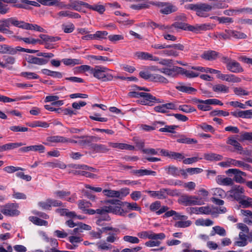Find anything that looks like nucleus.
Segmentation results:
<instances>
[{
  "mask_svg": "<svg viewBox=\"0 0 252 252\" xmlns=\"http://www.w3.org/2000/svg\"><path fill=\"white\" fill-rule=\"evenodd\" d=\"M23 21L18 20L16 17H11L7 19L0 20V32L3 33L12 34L13 32L9 28L11 25L21 28Z\"/></svg>",
  "mask_w": 252,
  "mask_h": 252,
  "instance_id": "4",
  "label": "nucleus"
},
{
  "mask_svg": "<svg viewBox=\"0 0 252 252\" xmlns=\"http://www.w3.org/2000/svg\"><path fill=\"white\" fill-rule=\"evenodd\" d=\"M49 166L53 168H59L60 169H65L66 167V165L62 161H57L56 162H49L47 163Z\"/></svg>",
  "mask_w": 252,
  "mask_h": 252,
  "instance_id": "51",
  "label": "nucleus"
},
{
  "mask_svg": "<svg viewBox=\"0 0 252 252\" xmlns=\"http://www.w3.org/2000/svg\"><path fill=\"white\" fill-rule=\"evenodd\" d=\"M29 220L33 222L34 224L40 226H46L48 224V222L46 220H41L38 217L31 216L29 217Z\"/></svg>",
  "mask_w": 252,
  "mask_h": 252,
  "instance_id": "43",
  "label": "nucleus"
},
{
  "mask_svg": "<svg viewBox=\"0 0 252 252\" xmlns=\"http://www.w3.org/2000/svg\"><path fill=\"white\" fill-rule=\"evenodd\" d=\"M222 2H217L213 5L206 3H200L197 4H188L185 5L186 9L193 10L196 12V14L200 17H207L209 14L207 13L211 11L213 8L224 9L227 8L228 5Z\"/></svg>",
  "mask_w": 252,
  "mask_h": 252,
  "instance_id": "1",
  "label": "nucleus"
},
{
  "mask_svg": "<svg viewBox=\"0 0 252 252\" xmlns=\"http://www.w3.org/2000/svg\"><path fill=\"white\" fill-rule=\"evenodd\" d=\"M212 89L215 92L228 93L229 88L222 84H218L213 87Z\"/></svg>",
  "mask_w": 252,
  "mask_h": 252,
  "instance_id": "47",
  "label": "nucleus"
},
{
  "mask_svg": "<svg viewBox=\"0 0 252 252\" xmlns=\"http://www.w3.org/2000/svg\"><path fill=\"white\" fill-rule=\"evenodd\" d=\"M239 140L240 141H243L244 140H252V132H244L241 133Z\"/></svg>",
  "mask_w": 252,
  "mask_h": 252,
  "instance_id": "62",
  "label": "nucleus"
},
{
  "mask_svg": "<svg viewBox=\"0 0 252 252\" xmlns=\"http://www.w3.org/2000/svg\"><path fill=\"white\" fill-rule=\"evenodd\" d=\"M145 192L148 193L152 197L157 198L158 199H165V196H164L162 189L158 191L146 190Z\"/></svg>",
  "mask_w": 252,
  "mask_h": 252,
  "instance_id": "35",
  "label": "nucleus"
},
{
  "mask_svg": "<svg viewBox=\"0 0 252 252\" xmlns=\"http://www.w3.org/2000/svg\"><path fill=\"white\" fill-rule=\"evenodd\" d=\"M239 239L241 241H236L234 243L235 246L239 247H244L247 245V238H249V236L245 234L243 232H240L239 234Z\"/></svg>",
  "mask_w": 252,
  "mask_h": 252,
  "instance_id": "32",
  "label": "nucleus"
},
{
  "mask_svg": "<svg viewBox=\"0 0 252 252\" xmlns=\"http://www.w3.org/2000/svg\"><path fill=\"white\" fill-rule=\"evenodd\" d=\"M230 114L236 118L251 119L252 118V109L245 111L239 110L238 111L231 112Z\"/></svg>",
  "mask_w": 252,
  "mask_h": 252,
  "instance_id": "19",
  "label": "nucleus"
},
{
  "mask_svg": "<svg viewBox=\"0 0 252 252\" xmlns=\"http://www.w3.org/2000/svg\"><path fill=\"white\" fill-rule=\"evenodd\" d=\"M9 129L13 132H26L28 131H31V129H29L28 127L22 126H11Z\"/></svg>",
  "mask_w": 252,
  "mask_h": 252,
  "instance_id": "54",
  "label": "nucleus"
},
{
  "mask_svg": "<svg viewBox=\"0 0 252 252\" xmlns=\"http://www.w3.org/2000/svg\"><path fill=\"white\" fill-rule=\"evenodd\" d=\"M230 162L234 166L241 167H243L244 169L248 170L252 172V167L249 164L246 163L240 160H237L232 158H229Z\"/></svg>",
  "mask_w": 252,
  "mask_h": 252,
  "instance_id": "26",
  "label": "nucleus"
},
{
  "mask_svg": "<svg viewBox=\"0 0 252 252\" xmlns=\"http://www.w3.org/2000/svg\"><path fill=\"white\" fill-rule=\"evenodd\" d=\"M92 150L97 153H106L109 151V149L106 146L103 144H93L92 145Z\"/></svg>",
  "mask_w": 252,
  "mask_h": 252,
  "instance_id": "29",
  "label": "nucleus"
},
{
  "mask_svg": "<svg viewBox=\"0 0 252 252\" xmlns=\"http://www.w3.org/2000/svg\"><path fill=\"white\" fill-rule=\"evenodd\" d=\"M79 139L77 140L78 144L83 147L89 146L92 149V143L96 142L99 140V138L94 136L83 135L81 136L75 137Z\"/></svg>",
  "mask_w": 252,
  "mask_h": 252,
  "instance_id": "9",
  "label": "nucleus"
},
{
  "mask_svg": "<svg viewBox=\"0 0 252 252\" xmlns=\"http://www.w3.org/2000/svg\"><path fill=\"white\" fill-rule=\"evenodd\" d=\"M62 28L65 33H71L75 29L74 25L72 23H70L68 25L63 24Z\"/></svg>",
  "mask_w": 252,
  "mask_h": 252,
  "instance_id": "58",
  "label": "nucleus"
},
{
  "mask_svg": "<svg viewBox=\"0 0 252 252\" xmlns=\"http://www.w3.org/2000/svg\"><path fill=\"white\" fill-rule=\"evenodd\" d=\"M37 56L43 57L44 58H38L32 55H26L25 60L29 63L43 65L47 64L49 62V59L54 57V55L52 53L38 52L37 54Z\"/></svg>",
  "mask_w": 252,
  "mask_h": 252,
  "instance_id": "3",
  "label": "nucleus"
},
{
  "mask_svg": "<svg viewBox=\"0 0 252 252\" xmlns=\"http://www.w3.org/2000/svg\"><path fill=\"white\" fill-rule=\"evenodd\" d=\"M171 27L198 33L200 31H207L210 29L211 25L209 24H203L201 25L196 24L194 26H192L183 22H175L171 25Z\"/></svg>",
  "mask_w": 252,
  "mask_h": 252,
  "instance_id": "2",
  "label": "nucleus"
},
{
  "mask_svg": "<svg viewBox=\"0 0 252 252\" xmlns=\"http://www.w3.org/2000/svg\"><path fill=\"white\" fill-rule=\"evenodd\" d=\"M204 203L201 197L197 196H189V199L188 206L192 205H201L204 204Z\"/></svg>",
  "mask_w": 252,
  "mask_h": 252,
  "instance_id": "36",
  "label": "nucleus"
},
{
  "mask_svg": "<svg viewBox=\"0 0 252 252\" xmlns=\"http://www.w3.org/2000/svg\"><path fill=\"white\" fill-rule=\"evenodd\" d=\"M26 124L27 126L32 127L40 126L46 128L49 126V124L47 123L41 121H34L32 123H27Z\"/></svg>",
  "mask_w": 252,
  "mask_h": 252,
  "instance_id": "45",
  "label": "nucleus"
},
{
  "mask_svg": "<svg viewBox=\"0 0 252 252\" xmlns=\"http://www.w3.org/2000/svg\"><path fill=\"white\" fill-rule=\"evenodd\" d=\"M109 145L114 148H118L121 150H127L132 151L134 149V147L132 145L119 143L109 142Z\"/></svg>",
  "mask_w": 252,
  "mask_h": 252,
  "instance_id": "25",
  "label": "nucleus"
},
{
  "mask_svg": "<svg viewBox=\"0 0 252 252\" xmlns=\"http://www.w3.org/2000/svg\"><path fill=\"white\" fill-rule=\"evenodd\" d=\"M165 238V235L163 233H160L158 234L151 232V234L148 236V238L153 240H162Z\"/></svg>",
  "mask_w": 252,
  "mask_h": 252,
  "instance_id": "57",
  "label": "nucleus"
},
{
  "mask_svg": "<svg viewBox=\"0 0 252 252\" xmlns=\"http://www.w3.org/2000/svg\"><path fill=\"white\" fill-rule=\"evenodd\" d=\"M20 75L27 79H37L39 78L36 73L31 72H22Z\"/></svg>",
  "mask_w": 252,
  "mask_h": 252,
  "instance_id": "49",
  "label": "nucleus"
},
{
  "mask_svg": "<svg viewBox=\"0 0 252 252\" xmlns=\"http://www.w3.org/2000/svg\"><path fill=\"white\" fill-rule=\"evenodd\" d=\"M91 205V203L89 201H86L84 200H80L79 201L78 207L82 210L83 212L86 210V208H89Z\"/></svg>",
  "mask_w": 252,
  "mask_h": 252,
  "instance_id": "61",
  "label": "nucleus"
},
{
  "mask_svg": "<svg viewBox=\"0 0 252 252\" xmlns=\"http://www.w3.org/2000/svg\"><path fill=\"white\" fill-rule=\"evenodd\" d=\"M87 5L88 6H87L86 8L97 11L100 14H103L105 10V8L104 6L102 5L94 4L93 5H91L88 3Z\"/></svg>",
  "mask_w": 252,
  "mask_h": 252,
  "instance_id": "44",
  "label": "nucleus"
},
{
  "mask_svg": "<svg viewBox=\"0 0 252 252\" xmlns=\"http://www.w3.org/2000/svg\"><path fill=\"white\" fill-rule=\"evenodd\" d=\"M180 85L176 86V89L179 91L186 93L189 94H191L192 93H195L197 92V90L194 88L191 87L186 86L183 85V83H179Z\"/></svg>",
  "mask_w": 252,
  "mask_h": 252,
  "instance_id": "27",
  "label": "nucleus"
},
{
  "mask_svg": "<svg viewBox=\"0 0 252 252\" xmlns=\"http://www.w3.org/2000/svg\"><path fill=\"white\" fill-rule=\"evenodd\" d=\"M229 115V113L223 110H214L210 113V115L211 116H227Z\"/></svg>",
  "mask_w": 252,
  "mask_h": 252,
  "instance_id": "63",
  "label": "nucleus"
},
{
  "mask_svg": "<svg viewBox=\"0 0 252 252\" xmlns=\"http://www.w3.org/2000/svg\"><path fill=\"white\" fill-rule=\"evenodd\" d=\"M226 143L234 147V150L231 151L232 152H237L238 153H239V152H241L243 149L240 143H239L236 140L232 137H229L227 138Z\"/></svg>",
  "mask_w": 252,
  "mask_h": 252,
  "instance_id": "22",
  "label": "nucleus"
},
{
  "mask_svg": "<svg viewBox=\"0 0 252 252\" xmlns=\"http://www.w3.org/2000/svg\"><path fill=\"white\" fill-rule=\"evenodd\" d=\"M3 170L8 173H12L19 170H24V169L20 167H15L13 166H8L4 167Z\"/></svg>",
  "mask_w": 252,
  "mask_h": 252,
  "instance_id": "59",
  "label": "nucleus"
},
{
  "mask_svg": "<svg viewBox=\"0 0 252 252\" xmlns=\"http://www.w3.org/2000/svg\"><path fill=\"white\" fill-rule=\"evenodd\" d=\"M217 77L222 80L232 83H238L241 81V78L234 74H223L220 72L217 75Z\"/></svg>",
  "mask_w": 252,
  "mask_h": 252,
  "instance_id": "14",
  "label": "nucleus"
},
{
  "mask_svg": "<svg viewBox=\"0 0 252 252\" xmlns=\"http://www.w3.org/2000/svg\"><path fill=\"white\" fill-rule=\"evenodd\" d=\"M179 74L182 75L184 74L186 76L190 78L196 77L199 75L198 73H196L192 71H189L181 67H179Z\"/></svg>",
  "mask_w": 252,
  "mask_h": 252,
  "instance_id": "39",
  "label": "nucleus"
},
{
  "mask_svg": "<svg viewBox=\"0 0 252 252\" xmlns=\"http://www.w3.org/2000/svg\"><path fill=\"white\" fill-rule=\"evenodd\" d=\"M49 202H50V201H49V199L48 198L45 202H44V201L39 202L38 203V205L40 208H41V209L43 210H50L51 209L50 207V203Z\"/></svg>",
  "mask_w": 252,
  "mask_h": 252,
  "instance_id": "64",
  "label": "nucleus"
},
{
  "mask_svg": "<svg viewBox=\"0 0 252 252\" xmlns=\"http://www.w3.org/2000/svg\"><path fill=\"white\" fill-rule=\"evenodd\" d=\"M25 145V144L20 142V143H10L6 144L1 146H0V152H3L6 150H9L11 149H14L17 147H19L23 145Z\"/></svg>",
  "mask_w": 252,
  "mask_h": 252,
  "instance_id": "30",
  "label": "nucleus"
},
{
  "mask_svg": "<svg viewBox=\"0 0 252 252\" xmlns=\"http://www.w3.org/2000/svg\"><path fill=\"white\" fill-rule=\"evenodd\" d=\"M39 36L41 38V40L43 41V44L48 42H55L61 39V38L59 36H50L47 34H41Z\"/></svg>",
  "mask_w": 252,
  "mask_h": 252,
  "instance_id": "31",
  "label": "nucleus"
},
{
  "mask_svg": "<svg viewBox=\"0 0 252 252\" xmlns=\"http://www.w3.org/2000/svg\"><path fill=\"white\" fill-rule=\"evenodd\" d=\"M18 206L15 203H7L1 206L0 212L7 216H17L20 214V211L17 209Z\"/></svg>",
  "mask_w": 252,
  "mask_h": 252,
  "instance_id": "8",
  "label": "nucleus"
},
{
  "mask_svg": "<svg viewBox=\"0 0 252 252\" xmlns=\"http://www.w3.org/2000/svg\"><path fill=\"white\" fill-rule=\"evenodd\" d=\"M216 180L217 183L223 186H232L234 184L233 180L228 177H224L222 175H218L216 177Z\"/></svg>",
  "mask_w": 252,
  "mask_h": 252,
  "instance_id": "21",
  "label": "nucleus"
},
{
  "mask_svg": "<svg viewBox=\"0 0 252 252\" xmlns=\"http://www.w3.org/2000/svg\"><path fill=\"white\" fill-rule=\"evenodd\" d=\"M172 137H178V138L177 139V142L179 143L191 144L193 143L196 144L197 142V141L196 139L188 138L184 134H178L177 135L172 136Z\"/></svg>",
  "mask_w": 252,
  "mask_h": 252,
  "instance_id": "18",
  "label": "nucleus"
},
{
  "mask_svg": "<svg viewBox=\"0 0 252 252\" xmlns=\"http://www.w3.org/2000/svg\"><path fill=\"white\" fill-rule=\"evenodd\" d=\"M123 240L131 244H138L140 241L137 237L129 235L125 236Z\"/></svg>",
  "mask_w": 252,
  "mask_h": 252,
  "instance_id": "55",
  "label": "nucleus"
},
{
  "mask_svg": "<svg viewBox=\"0 0 252 252\" xmlns=\"http://www.w3.org/2000/svg\"><path fill=\"white\" fill-rule=\"evenodd\" d=\"M191 224L190 220L178 221L175 222L174 226L179 228H185L190 226Z\"/></svg>",
  "mask_w": 252,
  "mask_h": 252,
  "instance_id": "56",
  "label": "nucleus"
},
{
  "mask_svg": "<svg viewBox=\"0 0 252 252\" xmlns=\"http://www.w3.org/2000/svg\"><path fill=\"white\" fill-rule=\"evenodd\" d=\"M108 213H106V214H104L99 218L96 221V223L97 225L99 226H102L103 224L101 223L102 221H109L111 220L110 216L108 214Z\"/></svg>",
  "mask_w": 252,
  "mask_h": 252,
  "instance_id": "52",
  "label": "nucleus"
},
{
  "mask_svg": "<svg viewBox=\"0 0 252 252\" xmlns=\"http://www.w3.org/2000/svg\"><path fill=\"white\" fill-rule=\"evenodd\" d=\"M152 47L157 49H166V48H177L178 50L180 51H183L184 50L185 47L183 45L178 43V44H155L152 45Z\"/></svg>",
  "mask_w": 252,
  "mask_h": 252,
  "instance_id": "13",
  "label": "nucleus"
},
{
  "mask_svg": "<svg viewBox=\"0 0 252 252\" xmlns=\"http://www.w3.org/2000/svg\"><path fill=\"white\" fill-rule=\"evenodd\" d=\"M176 50L178 49L174 48H166L162 51L161 53L167 56H173L176 57L179 56V52Z\"/></svg>",
  "mask_w": 252,
  "mask_h": 252,
  "instance_id": "42",
  "label": "nucleus"
},
{
  "mask_svg": "<svg viewBox=\"0 0 252 252\" xmlns=\"http://www.w3.org/2000/svg\"><path fill=\"white\" fill-rule=\"evenodd\" d=\"M47 141L53 143H67V138L63 136L56 135L52 136L47 138Z\"/></svg>",
  "mask_w": 252,
  "mask_h": 252,
  "instance_id": "38",
  "label": "nucleus"
},
{
  "mask_svg": "<svg viewBox=\"0 0 252 252\" xmlns=\"http://www.w3.org/2000/svg\"><path fill=\"white\" fill-rule=\"evenodd\" d=\"M110 70V69L106 67L96 65L92 69L91 74L94 77L103 82L110 81L112 80L114 78L112 74L107 72Z\"/></svg>",
  "mask_w": 252,
  "mask_h": 252,
  "instance_id": "5",
  "label": "nucleus"
},
{
  "mask_svg": "<svg viewBox=\"0 0 252 252\" xmlns=\"http://www.w3.org/2000/svg\"><path fill=\"white\" fill-rule=\"evenodd\" d=\"M149 3L160 8L159 12L164 15H168L178 10V7L169 2L155 1L149 2Z\"/></svg>",
  "mask_w": 252,
  "mask_h": 252,
  "instance_id": "6",
  "label": "nucleus"
},
{
  "mask_svg": "<svg viewBox=\"0 0 252 252\" xmlns=\"http://www.w3.org/2000/svg\"><path fill=\"white\" fill-rule=\"evenodd\" d=\"M22 29L29 30H34L39 32L46 33V31L36 24L26 23L23 21Z\"/></svg>",
  "mask_w": 252,
  "mask_h": 252,
  "instance_id": "20",
  "label": "nucleus"
},
{
  "mask_svg": "<svg viewBox=\"0 0 252 252\" xmlns=\"http://www.w3.org/2000/svg\"><path fill=\"white\" fill-rule=\"evenodd\" d=\"M14 48L6 44L0 45V53L7 54L11 55H14Z\"/></svg>",
  "mask_w": 252,
  "mask_h": 252,
  "instance_id": "37",
  "label": "nucleus"
},
{
  "mask_svg": "<svg viewBox=\"0 0 252 252\" xmlns=\"http://www.w3.org/2000/svg\"><path fill=\"white\" fill-rule=\"evenodd\" d=\"M45 148L42 145H32L27 147H23L19 149L21 152H27L29 151H38L40 153L44 152Z\"/></svg>",
  "mask_w": 252,
  "mask_h": 252,
  "instance_id": "15",
  "label": "nucleus"
},
{
  "mask_svg": "<svg viewBox=\"0 0 252 252\" xmlns=\"http://www.w3.org/2000/svg\"><path fill=\"white\" fill-rule=\"evenodd\" d=\"M41 4L49 6H56L60 0H37Z\"/></svg>",
  "mask_w": 252,
  "mask_h": 252,
  "instance_id": "53",
  "label": "nucleus"
},
{
  "mask_svg": "<svg viewBox=\"0 0 252 252\" xmlns=\"http://www.w3.org/2000/svg\"><path fill=\"white\" fill-rule=\"evenodd\" d=\"M62 62L66 65H74L76 64H80L82 63L79 59H63Z\"/></svg>",
  "mask_w": 252,
  "mask_h": 252,
  "instance_id": "46",
  "label": "nucleus"
},
{
  "mask_svg": "<svg viewBox=\"0 0 252 252\" xmlns=\"http://www.w3.org/2000/svg\"><path fill=\"white\" fill-rule=\"evenodd\" d=\"M179 67L173 66L172 68H161L158 71L166 75L172 77H176L179 74Z\"/></svg>",
  "mask_w": 252,
  "mask_h": 252,
  "instance_id": "11",
  "label": "nucleus"
},
{
  "mask_svg": "<svg viewBox=\"0 0 252 252\" xmlns=\"http://www.w3.org/2000/svg\"><path fill=\"white\" fill-rule=\"evenodd\" d=\"M233 33L234 32L233 30H225L224 32L218 34V37L219 38H222L224 40L230 39L233 36Z\"/></svg>",
  "mask_w": 252,
  "mask_h": 252,
  "instance_id": "41",
  "label": "nucleus"
},
{
  "mask_svg": "<svg viewBox=\"0 0 252 252\" xmlns=\"http://www.w3.org/2000/svg\"><path fill=\"white\" fill-rule=\"evenodd\" d=\"M70 3L69 4V9L72 8L75 10L78 11H81L82 10L81 6H84L87 7V3L79 0L73 1L72 0H69Z\"/></svg>",
  "mask_w": 252,
  "mask_h": 252,
  "instance_id": "23",
  "label": "nucleus"
},
{
  "mask_svg": "<svg viewBox=\"0 0 252 252\" xmlns=\"http://www.w3.org/2000/svg\"><path fill=\"white\" fill-rule=\"evenodd\" d=\"M163 102V100L157 98L155 96H153L151 94L148 93L146 96V97L141 100V104L143 105L152 106L153 105V102L162 103Z\"/></svg>",
  "mask_w": 252,
  "mask_h": 252,
  "instance_id": "17",
  "label": "nucleus"
},
{
  "mask_svg": "<svg viewBox=\"0 0 252 252\" xmlns=\"http://www.w3.org/2000/svg\"><path fill=\"white\" fill-rule=\"evenodd\" d=\"M201 57L207 61L216 60L218 58H220L221 56L219 52L214 50L205 51L201 55Z\"/></svg>",
  "mask_w": 252,
  "mask_h": 252,
  "instance_id": "12",
  "label": "nucleus"
},
{
  "mask_svg": "<svg viewBox=\"0 0 252 252\" xmlns=\"http://www.w3.org/2000/svg\"><path fill=\"white\" fill-rule=\"evenodd\" d=\"M227 69L233 73H239L243 71V69L240 64L235 60H232L227 63Z\"/></svg>",
  "mask_w": 252,
  "mask_h": 252,
  "instance_id": "16",
  "label": "nucleus"
},
{
  "mask_svg": "<svg viewBox=\"0 0 252 252\" xmlns=\"http://www.w3.org/2000/svg\"><path fill=\"white\" fill-rule=\"evenodd\" d=\"M213 230L210 233L211 236H214L217 234L221 236H225L226 234L225 230L220 226H215L213 227Z\"/></svg>",
  "mask_w": 252,
  "mask_h": 252,
  "instance_id": "40",
  "label": "nucleus"
},
{
  "mask_svg": "<svg viewBox=\"0 0 252 252\" xmlns=\"http://www.w3.org/2000/svg\"><path fill=\"white\" fill-rule=\"evenodd\" d=\"M164 170L166 173L169 175H171L174 177H178L180 176V168L174 166L169 165L164 167Z\"/></svg>",
  "mask_w": 252,
  "mask_h": 252,
  "instance_id": "24",
  "label": "nucleus"
},
{
  "mask_svg": "<svg viewBox=\"0 0 252 252\" xmlns=\"http://www.w3.org/2000/svg\"><path fill=\"white\" fill-rule=\"evenodd\" d=\"M150 81L154 82L163 84H167L169 82L168 79L165 77L158 74H152Z\"/></svg>",
  "mask_w": 252,
  "mask_h": 252,
  "instance_id": "34",
  "label": "nucleus"
},
{
  "mask_svg": "<svg viewBox=\"0 0 252 252\" xmlns=\"http://www.w3.org/2000/svg\"><path fill=\"white\" fill-rule=\"evenodd\" d=\"M204 158L207 160L220 161L222 159L223 157L219 154L210 153L204 154Z\"/></svg>",
  "mask_w": 252,
  "mask_h": 252,
  "instance_id": "33",
  "label": "nucleus"
},
{
  "mask_svg": "<svg viewBox=\"0 0 252 252\" xmlns=\"http://www.w3.org/2000/svg\"><path fill=\"white\" fill-rule=\"evenodd\" d=\"M103 192L105 193V195L108 197L120 198V191H119L104 189Z\"/></svg>",
  "mask_w": 252,
  "mask_h": 252,
  "instance_id": "50",
  "label": "nucleus"
},
{
  "mask_svg": "<svg viewBox=\"0 0 252 252\" xmlns=\"http://www.w3.org/2000/svg\"><path fill=\"white\" fill-rule=\"evenodd\" d=\"M244 188L237 185H233L231 189L228 191L230 193L229 196L237 201L246 197L244 195Z\"/></svg>",
  "mask_w": 252,
  "mask_h": 252,
  "instance_id": "7",
  "label": "nucleus"
},
{
  "mask_svg": "<svg viewBox=\"0 0 252 252\" xmlns=\"http://www.w3.org/2000/svg\"><path fill=\"white\" fill-rule=\"evenodd\" d=\"M234 93L237 95H248L249 94V92L243 90L241 87H235L233 89Z\"/></svg>",
  "mask_w": 252,
  "mask_h": 252,
  "instance_id": "60",
  "label": "nucleus"
},
{
  "mask_svg": "<svg viewBox=\"0 0 252 252\" xmlns=\"http://www.w3.org/2000/svg\"><path fill=\"white\" fill-rule=\"evenodd\" d=\"M157 150H160V153L162 156L167 157L171 159L181 161L185 158L182 153L169 151L165 149H158Z\"/></svg>",
  "mask_w": 252,
  "mask_h": 252,
  "instance_id": "10",
  "label": "nucleus"
},
{
  "mask_svg": "<svg viewBox=\"0 0 252 252\" xmlns=\"http://www.w3.org/2000/svg\"><path fill=\"white\" fill-rule=\"evenodd\" d=\"M178 109L180 111H183L185 113H191V112L196 111V110L194 107H193L190 105H186V104L180 105L178 107Z\"/></svg>",
  "mask_w": 252,
  "mask_h": 252,
  "instance_id": "48",
  "label": "nucleus"
},
{
  "mask_svg": "<svg viewBox=\"0 0 252 252\" xmlns=\"http://www.w3.org/2000/svg\"><path fill=\"white\" fill-rule=\"evenodd\" d=\"M131 172L138 176H143L145 175H152L155 176L157 175L156 171L146 169L134 170L132 171Z\"/></svg>",
  "mask_w": 252,
  "mask_h": 252,
  "instance_id": "28",
  "label": "nucleus"
}]
</instances>
